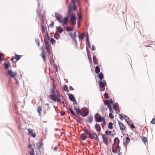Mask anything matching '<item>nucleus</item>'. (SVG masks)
Segmentation results:
<instances>
[{
  "label": "nucleus",
  "mask_w": 155,
  "mask_h": 155,
  "mask_svg": "<svg viewBox=\"0 0 155 155\" xmlns=\"http://www.w3.org/2000/svg\"><path fill=\"white\" fill-rule=\"evenodd\" d=\"M83 131L86 134L89 136L88 137L89 138L92 139H94L97 141L99 140L98 137L95 133L93 132L92 134L90 131L86 129H84Z\"/></svg>",
  "instance_id": "nucleus-1"
},
{
  "label": "nucleus",
  "mask_w": 155,
  "mask_h": 155,
  "mask_svg": "<svg viewBox=\"0 0 155 155\" xmlns=\"http://www.w3.org/2000/svg\"><path fill=\"white\" fill-rule=\"evenodd\" d=\"M50 97L51 101H54L55 102H61V100L60 97H59L58 93V95L57 94V95H50Z\"/></svg>",
  "instance_id": "nucleus-2"
},
{
  "label": "nucleus",
  "mask_w": 155,
  "mask_h": 155,
  "mask_svg": "<svg viewBox=\"0 0 155 155\" xmlns=\"http://www.w3.org/2000/svg\"><path fill=\"white\" fill-rule=\"evenodd\" d=\"M104 118V117L101 116L98 113H96L94 116L95 121L97 122H101V120Z\"/></svg>",
  "instance_id": "nucleus-3"
},
{
  "label": "nucleus",
  "mask_w": 155,
  "mask_h": 155,
  "mask_svg": "<svg viewBox=\"0 0 155 155\" xmlns=\"http://www.w3.org/2000/svg\"><path fill=\"white\" fill-rule=\"evenodd\" d=\"M50 91L51 92V93L52 94L51 95H55L56 94L55 91L57 93V95H58V92L56 88L55 84H52V86L51 87V88L50 89Z\"/></svg>",
  "instance_id": "nucleus-4"
},
{
  "label": "nucleus",
  "mask_w": 155,
  "mask_h": 155,
  "mask_svg": "<svg viewBox=\"0 0 155 155\" xmlns=\"http://www.w3.org/2000/svg\"><path fill=\"white\" fill-rule=\"evenodd\" d=\"M83 114L82 117H85L87 116L89 114V109L86 107H84L81 109Z\"/></svg>",
  "instance_id": "nucleus-5"
},
{
  "label": "nucleus",
  "mask_w": 155,
  "mask_h": 155,
  "mask_svg": "<svg viewBox=\"0 0 155 155\" xmlns=\"http://www.w3.org/2000/svg\"><path fill=\"white\" fill-rule=\"evenodd\" d=\"M68 14L70 16L71 21L76 20L75 14L71 12V10L69 11H68Z\"/></svg>",
  "instance_id": "nucleus-6"
},
{
  "label": "nucleus",
  "mask_w": 155,
  "mask_h": 155,
  "mask_svg": "<svg viewBox=\"0 0 155 155\" xmlns=\"http://www.w3.org/2000/svg\"><path fill=\"white\" fill-rule=\"evenodd\" d=\"M86 50L87 53V57L88 58V59L89 61V63L90 64H92L93 63H92V58H91V56L90 54V51L89 50L88 47L87 46H86Z\"/></svg>",
  "instance_id": "nucleus-7"
},
{
  "label": "nucleus",
  "mask_w": 155,
  "mask_h": 155,
  "mask_svg": "<svg viewBox=\"0 0 155 155\" xmlns=\"http://www.w3.org/2000/svg\"><path fill=\"white\" fill-rule=\"evenodd\" d=\"M55 17L57 20L60 23L62 22V17L61 15L59 14L57 12L55 13Z\"/></svg>",
  "instance_id": "nucleus-8"
},
{
  "label": "nucleus",
  "mask_w": 155,
  "mask_h": 155,
  "mask_svg": "<svg viewBox=\"0 0 155 155\" xmlns=\"http://www.w3.org/2000/svg\"><path fill=\"white\" fill-rule=\"evenodd\" d=\"M71 10V12L72 11H75L77 10L76 4L72 5L71 3H70L68 6V11H69Z\"/></svg>",
  "instance_id": "nucleus-9"
},
{
  "label": "nucleus",
  "mask_w": 155,
  "mask_h": 155,
  "mask_svg": "<svg viewBox=\"0 0 155 155\" xmlns=\"http://www.w3.org/2000/svg\"><path fill=\"white\" fill-rule=\"evenodd\" d=\"M98 84L99 87L101 88H103L107 86V83L105 80L100 81Z\"/></svg>",
  "instance_id": "nucleus-10"
},
{
  "label": "nucleus",
  "mask_w": 155,
  "mask_h": 155,
  "mask_svg": "<svg viewBox=\"0 0 155 155\" xmlns=\"http://www.w3.org/2000/svg\"><path fill=\"white\" fill-rule=\"evenodd\" d=\"M45 43V48L46 50H49L50 49V47L49 44V42L47 40L46 38V35L45 37H44Z\"/></svg>",
  "instance_id": "nucleus-11"
},
{
  "label": "nucleus",
  "mask_w": 155,
  "mask_h": 155,
  "mask_svg": "<svg viewBox=\"0 0 155 155\" xmlns=\"http://www.w3.org/2000/svg\"><path fill=\"white\" fill-rule=\"evenodd\" d=\"M74 110L76 111L77 116H82L83 114L81 112L80 109L78 108H77L76 107H74Z\"/></svg>",
  "instance_id": "nucleus-12"
},
{
  "label": "nucleus",
  "mask_w": 155,
  "mask_h": 155,
  "mask_svg": "<svg viewBox=\"0 0 155 155\" xmlns=\"http://www.w3.org/2000/svg\"><path fill=\"white\" fill-rule=\"evenodd\" d=\"M28 134L30 135L32 137L35 138L36 137V134L35 132H33V130L32 129H28Z\"/></svg>",
  "instance_id": "nucleus-13"
},
{
  "label": "nucleus",
  "mask_w": 155,
  "mask_h": 155,
  "mask_svg": "<svg viewBox=\"0 0 155 155\" xmlns=\"http://www.w3.org/2000/svg\"><path fill=\"white\" fill-rule=\"evenodd\" d=\"M101 135L102 136V139L104 142L105 144L107 145V144L108 142V140L107 138L106 137L105 134H103L102 133H101Z\"/></svg>",
  "instance_id": "nucleus-14"
},
{
  "label": "nucleus",
  "mask_w": 155,
  "mask_h": 155,
  "mask_svg": "<svg viewBox=\"0 0 155 155\" xmlns=\"http://www.w3.org/2000/svg\"><path fill=\"white\" fill-rule=\"evenodd\" d=\"M118 123L120 128V130L121 131L124 130L125 129V127L122 122L120 121L119 120L118 121Z\"/></svg>",
  "instance_id": "nucleus-15"
},
{
  "label": "nucleus",
  "mask_w": 155,
  "mask_h": 155,
  "mask_svg": "<svg viewBox=\"0 0 155 155\" xmlns=\"http://www.w3.org/2000/svg\"><path fill=\"white\" fill-rule=\"evenodd\" d=\"M124 117L126 122L127 124L128 125H130V123L132 122V121L130 120L129 118L127 116L124 115Z\"/></svg>",
  "instance_id": "nucleus-16"
},
{
  "label": "nucleus",
  "mask_w": 155,
  "mask_h": 155,
  "mask_svg": "<svg viewBox=\"0 0 155 155\" xmlns=\"http://www.w3.org/2000/svg\"><path fill=\"white\" fill-rule=\"evenodd\" d=\"M95 128L96 131L99 133H100L101 131V128L100 125L96 123L95 125Z\"/></svg>",
  "instance_id": "nucleus-17"
},
{
  "label": "nucleus",
  "mask_w": 155,
  "mask_h": 155,
  "mask_svg": "<svg viewBox=\"0 0 155 155\" xmlns=\"http://www.w3.org/2000/svg\"><path fill=\"white\" fill-rule=\"evenodd\" d=\"M43 139H41L36 143V145L38 148H40L43 145L42 140Z\"/></svg>",
  "instance_id": "nucleus-18"
},
{
  "label": "nucleus",
  "mask_w": 155,
  "mask_h": 155,
  "mask_svg": "<svg viewBox=\"0 0 155 155\" xmlns=\"http://www.w3.org/2000/svg\"><path fill=\"white\" fill-rule=\"evenodd\" d=\"M93 62L95 65L98 64V60L97 58V57L95 55H93Z\"/></svg>",
  "instance_id": "nucleus-19"
},
{
  "label": "nucleus",
  "mask_w": 155,
  "mask_h": 155,
  "mask_svg": "<svg viewBox=\"0 0 155 155\" xmlns=\"http://www.w3.org/2000/svg\"><path fill=\"white\" fill-rule=\"evenodd\" d=\"M56 28L57 30V32L58 33H61L63 31L61 26H60L58 27H56Z\"/></svg>",
  "instance_id": "nucleus-20"
},
{
  "label": "nucleus",
  "mask_w": 155,
  "mask_h": 155,
  "mask_svg": "<svg viewBox=\"0 0 155 155\" xmlns=\"http://www.w3.org/2000/svg\"><path fill=\"white\" fill-rule=\"evenodd\" d=\"M98 77L99 79H100V81H103V79L104 78V75L102 72H100L99 74H98Z\"/></svg>",
  "instance_id": "nucleus-21"
},
{
  "label": "nucleus",
  "mask_w": 155,
  "mask_h": 155,
  "mask_svg": "<svg viewBox=\"0 0 155 155\" xmlns=\"http://www.w3.org/2000/svg\"><path fill=\"white\" fill-rule=\"evenodd\" d=\"M17 75V73L16 72H13L12 71L10 70V78H15Z\"/></svg>",
  "instance_id": "nucleus-22"
},
{
  "label": "nucleus",
  "mask_w": 155,
  "mask_h": 155,
  "mask_svg": "<svg viewBox=\"0 0 155 155\" xmlns=\"http://www.w3.org/2000/svg\"><path fill=\"white\" fill-rule=\"evenodd\" d=\"M68 17H65L64 18L63 21H62V25H66L68 22Z\"/></svg>",
  "instance_id": "nucleus-23"
},
{
  "label": "nucleus",
  "mask_w": 155,
  "mask_h": 155,
  "mask_svg": "<svg viewBox=\"0 0 155 155\" xmlns=\"http://www.w3.org/2000/svg\"><path fill=\"white\" fill-rule=\"evenodd\" d=\"M68 95L69 97V99L72 101H74V99H75L74 95L72 94H69Z\"/></svg>",
  "instance_id": "nucleus-24"
},
{
  "label": "nucleus",
  "mask_w": 155,
  "mask_h": 155,
  "mask_svg": "<svg viewBox=\"0 0 155 155\" xmlns=\"http://www.w3.org/2000/svg\"><path fill=\"white\" fill-rule=\"evenodd\" d=\"M41 57L44 62L45 63H46V59L45 53V52L43 53H41Z\"/></svg>",
  "instance_id": "nucleus-25"
},
{
  "label": "nucleus",
  "mask_w": 155,
  "mask_h": 155,
  "mask_svg": "<svg viewBox=\"0 0 155 155\" xmlns=\"http://www.w3.org/2000/svg\"><path fill=\"white\" fill-rule=\"evenodd\" d=\"M54 37L57 40H58L60 37V35L57 31L55 32Z\"/></svg>",
  "instance_id": "nucleus-26"
},
{
  "label": "nucleus",
  "mask_w": 155,
  "mask_h": 155,
  "mask_svg": "<svg viewBox=\"0 0 155 155\" xmlns=\"http://www.w3.org/2000/svg\"><path fill=\"white\" fill-rule=\"evenodd\" d=\"M86 134L85 133H82L81 134L80 137L82 140L84 141L87 138V136L86 135Z\"/></svg>",
  "instance_id": "nucleus-27"
},
{
  "label": "nucleus",
  "mask_w": 155,
  "mask_h": 155,
  "mask_svg": "<svg viewBox=\"0 0 155 155\" xmlns=\"http://www.w3.org/2000/svg\"><path fill=\"white\" fill-rule=\"evenodd\" d=\"M120 140L117 137H116L114 139V144H119L120 143Z\"/></svg>",
  "instance_id": "nucleus-28"
},
{
  "label": "nucleus",
  "mask_w": 155,
  "mask_h": 155,
  "mask_svg": "<svg viewBox=\"0 0 155 155\" xmlns=\"http://www.w3.org/2000/svg\"><path fill=\"white\" fill-rule=\"evenodd\" d=\"M113 105L112 108L114 109L116 111H117V108H118L119 107L118 104L117 103L114 104H112Z\"/></svg>",
  "instance_id": "nucleus-29"
},
{
  "label": "nucleus",
  "mask_w": 155,
  "mask_h": 155,
  "mask_svg": "<svg viewBox=\"0 0 155 155\" xmlns=\"http://www.w3.org/2000/svg\"><path fill=\"white\" fill-rule=\"evenodd\" d=\"M95 71L96 74H99L100 72V69L98 66H96L95 67Z\"/></svg>",
  "instance_id": "nucleus-30"
},
{
  "label": "nucleus",
  "mask_w": 155,
  "mask_h": 155,
  "mask_svg": "<svg viewBox=\"0 0 155 155\" xmlns=\"http://www.w3.org/2000/svg\"><path fill=\"white\" fill-rule=\"evenodd\" d=\"M22 57V56L20 55H18L16 54L14 58L16 60V61H18Z\"/></svg>",
  "instance_id": "nucleus-31"
},
{
  "label": "nucleus",
  "mask_w": 155,
  "mask_h": 155,
  "mask_svg": "<svg viewBox=\"0 0 155 155\" xmlns=\"http://www.w3.org/2000/svg\"><path fill=\"white\" fill-rule=\"evenodd\" d=\"M42 110V108L41 107L39 106H38V108L37 109V112H38L39 116H40L41 115V111Z\"/></svg>",
  "instance_id": "nucleus-32"
},
{
  "label": "nucleus",
  "mask_w": 155,
  "mask_h": 155,
  "mask_svg": "<svg viewBox=\"0 0 155 155\" xmlns=\"http://www.w3.org/2000/svg\"><path fill=\"white\" fill-rule=\"evenodd\" d=\"M89 123H91L93 121V117L90 114V115L87 117Z\"/></svg>",
  "instance_id": "nucleus-33"
},
{
  "label": "nucleus",
  "mask_w": 155,
  "mask_h": 155,
  "mask_svg": "<svg viewBox=\"0 0 155 155\" xmlns=\"http://www.w3.org/2000/svg\"><path fill=\"white\" fill-rule=\"evenodd\" d=\"M5 67L4 69L5 70H6L8 68L9 63V62H5L4 63Z\"/></svg>",
  "instance_id": "nucleus-34"
},
{
  "label": "nucleus",
  "mask_w": 155,
  "mask_h": 155,
  "mask_svg": "<svg viewBox=\"0 0 155 155\" xmlns=\"http://www.w3.org/2000/svg\"><path fill=\"white\" fill-rule=\"evenodd\" d=\"M69 109L70 112H71V114H72L74 115L75 117L77 116L76 114H75L74 112V110L72 109L71 107H69Z\"/></svg>",
  "instance_id": "nucleus-35"
},
{
  "label": "nucleus",
  "mask_w": 155,
  "mask_h": 155,
  "mask_svg": "<svg viewBox=\"0 0 155 155\" xmlns=\"http://www.w3.org/2000/svg\"><path fill=\"white\" fill-rule=\"evenodd\" d=\"M78 19L77 21V25H79L81 23V16L80 14L78 15Z\"/></svg>",
  "instance_id": "nucleus-36"
},
{
  "label": "nucleus",
  "mask_w": 155,
  "mask_h": 155,
  "mask_svg": "<svg viewBox=\"0 0 155 155\" xmlns=\"http://www.w3.org/2000/svg\"><path fill=\"white\" fill-rule=\"evenodd\" d=\"M113 123L112 122H109L108 123V128L110 130L112 129H113Z\"/></svg>",
  "instance_id": "nucleus-37"
},
{
  "label": "nucleus",
  "mask_w": 155,
  "mask_h": 155,
  "mask_svg": "<svg viewBox=\"0 0 155 155\" xmlns=\"http://www.w3.org/2000/svg\"><path fill=\"white\" fill-rule=\"evenodd\" d=\"M41 30L42 32L43 33H44L46 32V31L47 30V28L46 27H45L43 25H42L41 26Z\"/></svg>",
  "instance_id": "nucleus-38"
},
{
  "label": "nucleus",
  "mask_w": 155,
  "mask_h": 155,
  "mask_svg": "<svg viewBox=\"0 0 155 155\" xmlns=\"http://www.w3.org/2000/svg\"><path fill=\"white\" fill-rule=\"evenodd\" d=\"M50 41L52 45H54L55 43L56 42L55 40L53 38H51Z\"/></svg>",
  "instance_id": "nucleus-39"
},
{
  "label": "nucleus",
  "mask_w": 155,
  "mask_h": 155,
  "mask_svg": "<svg viewBox=\"0 0 155 155\" xmlns=\"http://www.w3.org/2000/svg\"><path fill=\"white\" fill-rule=\"evenodd\" d=\"M130 140L128 137H125V142L127 145L130 142Z\"/></svg>",
  "instance_id": "nucleus-40"
},
{
  "label": "nucleus",
  "mask_w": 155,
  "mask_h": 155,
  "mask_svg": "<svg viewBox=\"0 0 155 155\" xmlns=\"http://www.w3.org/2000/svg\"><path fill=\"white\" fill-rule=\"evenodd\" d=\"M4 58V54L3 53L0 52V62L3 60Z\"/></svg>",
  "instance_id": "nucleus-41"
},
{
  "label": "nucleus",
  "mask_w": 155,
  "mask_h": 155,
  "mask_svg": "<svg viewBox=\"0 0 155 155\" xmlns=\"http://www.w3.org/2000/svg\"><path fill=\"white\" fill-rule=\"evenodd\" d=\"M53 55H52L51 56V57L50 58V63L51 65H52L53 63V64L54 65L55 64H54V62L53 60L52 59V58H53Z\"/></svg>",
  "instance_id": "nucleus-42"
},
{
  "label": "nucleus",
  "mask_w": 155,
  "mask_h": 155,
  "mask_svg": "<svg viewBox=\"0 0 155 155\" xmlns=\"http://www.w3.org/2000/svg\"><path fill=\"white\" fill-rule=\"evenodd\" d=\"M142 141L144 143H145L147 141V138L144 137L143 136L141 137Z\"/></svg>",
  "instance_id": "nucleus-43"
},
{
  "label": "nucleus",
  "mask_w": 155,
  "mask_h": 155,
  "mask_svg": "<svg viewBox=\"0 0 155 155\" xmlns=\"http://www.w3.org/2000/svg\"><path fill=\"white\" fill-rule=\"evenodd\" d=\"M114 144H112V151L113 153H117V150L114 149Z\"/></svg>",
  "instance_id": "nucleus-44"
},
{
  "label": "nucleus",
  "mask_w": 155,
  "mask_h": 155,
  "mask_svg": "<svg viewBox=\"0 0 155 155\" xmlns=\"http://www.w3.org/2000/svg\"><path fill=\"white\" fill-rule=\"evenodd\" d=\"M130 126V128L131 129H134L136 128L135 126L133 123H132L131 124L130 123V125H129Z\"/></svg>",
  "instance_id": "nucleus-45"
},
{
  "label": "nucleus",
  "mask_w": 155,
  "mask_h": 155,
  "mask_svg": "<svg viewBox=\"0 0 155 155\" xmlns=\"http://www.w3.org/2000/svg\"><path fill=\"white\" fill-rule=\"evenodd\" d=\"M35 153L34 149L33 148H31V151L29 152L30 155H34Z\"/></svg>",
  "instance_id": "nucleus-46"
},
{
  "label": "nucleus",
  "mask_w": 155,
  "mask_h": 155,
  "mask_svg": "<svg viewBox=\"0 0 155 155\" xmlns=\"http://www.w3.org/2000/svg\"><path fill=\"white\" fill-rule=\"evenodd\" d=\"M66 30L67 31H73L72 28L69 27H68L66 28Z\"/></svg>",
  "instance_id": "nucleus-47"
},
{
  "label": "nucleus",
  "mask_w": 155,
  "mask_h": 155,
  "mask_svg": "<svg viewBox=\"0 0 155 155\" xmlns=\"http://www.w3.org/2000/svg\"><path fill=\"white\" fill-rule=\"evenodd\" d=\"M85 35V34L84 33H82V35H81L80 34L78 35V38L80 40L83 39L84 35Z\"/></svg>",
  "instance_id": "nucleus-48"
},
{
  "label": "nucleus",
  "mask_w": 155,
  "mask_h": 155,
  "mask_svg": "<svg viewBox=\"0 0 155 155\" xmlns=\"http://www.w3.org/2000/svg\"><path fill=\"white\" fill-rule=\"evenodd\" d=\"M112 132L110 130H107L105 131V134L107 135H110Z\"/></svg>",
  "instance_id": "nucleus-49"
},
{
  "label": "nucleus",
  "mask_w": 155,
  "mask_h": 155,
  "mask_svg": "<svg viewBox=\"0 0 155 155\" xmlns=\"http://www.w3.org/2000/svg\"><path fill=\"white\" fill-rule=\"evenodd\" d=\"M61 103H62V104H63V106L64 107H66L67 109H68L67 107V103L66 101V102L64 101H62V102H61Z\"/></svg>",
  "instance_id": "nucleus-50"
},
{
  "label": "nucleus",
  "mask_w": 155,
  "mask_h": 155,
  "mask_svg": "<svg viewBox=\"0 0 155 155\" xmlns=\"http://www.w3.org/2000/svg\"><path fill=\"white\" fill-rule=\"evenodd\" d=\"M36 154L38 155V154H41V152L40 150V148H38L37 149V150L36 151Z\"/></svg>",
  "instance_id": "nucleus-51"
},
{
  "label": "nucleus",
  "mask_w": 155,
  "mask_h": 155,
  "mask_svg": "<svg viewBox=\"0 0 155 155\" xmlns=\"http://www.w3.org/2000/svg\"><path fill=\"white\" fill-rule=\"evenodd\" d=\"M35 41L36 43V44L37 45H38V46L40 45V42L39 40L38 39H35Z\"/></svg>",
  "instance_id": "nucleus-52"
},
{
  "label": "nucleus",
  "mask_w": 155,
  "mask_h": 155,
  "mask_svg": "<svg viewBox=\"0 0 155 155\" xmlns=\"http://www.w3.org/2000/svg\"><path fill=\"white\" fill-rule=\"evenodd\" d=\"M86 44L87 45H88V47L89 48H91V44L90 43V42L89 41V40L88 41H86Z\"/></svg>",
  "instance_id": "nucleus-53"
},
{
  "label": "nucleus",
  "mask_w": 155,
  "mask_h": 155,
  "mask_svg": "<svg viewBox=\"0 0 155 155\" xmlns=\"http://www.w3.org/2000/svg\"><path fill=\"white\" fill-rule=\"evenodd\" d=\"M119 117L121 120H123V114H119Z\"/></svg>",
  "instance_id": "nucleus-54"
},
{
  "label": "nucleus",
  "mask_w": 155,
  "mask_h": 155,
  "mask_svg": "<svg viewBox=\"0 0 155 155\" xmlns=\"http://www.w3.org/2000/svg\"><path fill=\"white\" fill-rule=\"evenodd\" d=\"M72 24L73 26H74L76 24V20L71 21Z\"/></svg>",
  "instance_id": "nucleus-55"
},
{
  "label": "nucleus",
  "mask_w": 155,
  "mask_h": 155,
  "mask_svg": "<svg viewBox=\"0 0 155 155\" xmlns=\"http://www.w3.org/2000/svg\"><path fill=\"white\" fill-rule=\"evenodd\" d=\"M46 35V37H47L48 41V40H49L50 39V36L48 35V32H47L46 34H45V35Z\"/></svg>",
  "instance_id": "nucleus-56"
},
{
  "label": "nucleus",
  "mask_w": 155,
  "mask_h": 155,
  "mask_svg": "<svg viewBox=\"0 0 155 155\" xmlns=\"http://www.w3.org/2000/svg\"><path fill=\"white\" fill-rule=\"evenodd\" d=\"M109 117L111 119H112L114 117V116L112 115V114L111 113H110L109 114Z\"/></svg>",
  "instance_id": "nucleus-57"
},
{
  "label": "nucleus",
  "mask_w": 155,
  "mask_h": 155,
  "mask_svg": "<svg viewBox=\"0 0 155 155\" xmlns=\"http://www.w3.org/2000/svg\"><path fill=\"white\" fill-rule=\"evenodd\" d=\"M115 149L117 150V151L118 150V149H119H119L120 150V147L119 145V144H118L115 147Z\"/></svg>",
  "instance_id": "nucleus-58"
},
{
  "label": "nucleus",
  "mask_w": 155,
  "mask_h": 155,
  "mask_svg": "<svg viewBox=\"0 0 155 155\" xmlns=\"http://www.w3.org/2000/svg\"><path fill=\"white\" fill-rule=\"evenodd\" d=\"M108 95V94L107 93H105L104 94V96L107 99L109 98L107 96Z\"/></svg>",
  "instance_id": "nucleus-59"
},
{
  "label": "nucleus",
  "mask_w": 155,
  "mask_h": 155,
  "mask_svg": "<svg viewBox=\"0 0 155 155\" xmlns=\"http://www.w3.org/2000/svg\"><path fill=\"white\" fill-rule=\"evenodd\" d=\"M88 40H89V35L87 31L86 33V41Z\"/></svg>",
  "instance_id": "nucleus-60"
},
{
  "label": "nucleus",
  "mask_w": 155,
  "mask_h": 155,
  "mask_svg": "<svg viewBox=\"0 0 155 155\" xmlns=\"http://www.w3.org/2000/svg\"><path fill=\"white\" fill-rule=\"evenodd\" d=\"M67 88H68V87L66 85H64L63 86V90L65 91Z\"/></svg>",
  "instance_id": "nucleus-61"
},
{
  "label": "nucleus",
  "mask_w": 155,
  "mask_h": 155,
  "mask_svg": "<svg viewBox=\"0 0 155 155\" xmlns=\"http://www.w3.org/2000/svg\"><path fill=\"white\" fill-rule=\"evenodd\" d=\"M109 101L106 100L104 101V104L105 106H107L109 104Z\"/></svg>",
  "instance_id": "nucleus-62"
},
{
  "label": "nucleus",
  "mask_w": 155,
  "mask_h": 155,
  "mask_svg": "<svg viewBox=\"0 0 155 155\" xmlns=\"http://www.w3.org/2000/svg\"><path fill=\"white\" fill-rule=\"evenodd\" d=\"M103 121V124H106V121H105V119L104 117L101 120V122Z\"/></svg>",
  "instance_id": "nucleus-63"
},
{
  "label": "nucleus",
  "mask_w": 155,
  "mask_h": 155,
  "mask_svg": "<svg viewBox=\"0 0 155 155\" xmlns=\"http://www.w3.org/2000/svg\"><path fill=\"white\" fill-rule=\"evenodd\" d=\"M151 123L152 124H155V118H153L152 120L151 121Z\"/></svg>",
  "instance_id": "nucleus-64"
}]
</instances>
